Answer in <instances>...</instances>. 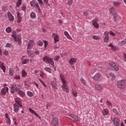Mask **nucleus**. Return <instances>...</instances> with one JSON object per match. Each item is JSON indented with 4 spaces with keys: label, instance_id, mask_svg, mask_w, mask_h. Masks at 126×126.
<instances>
[{
    "label": "nucleus",
    "instance_id": "1",
    "mask_svg": "<svg viewBox=\"0 0 126 126\" xmlns=\"http://www.w3.org/2000/svg\"><path fill=\"white\" fill-rule=\"evenodd\" d=\"M60 78L63 84L62 86V88L63 89V91H65V92L68 93V92H69V91L68 90V87H67L66 85V82H65V80H64V79L63 78V75L60 74Z\"/></svg>",
    "mask_w": 126,
    "mask_h": 126
},
{
    "label": "nucleus",
    "instance_id": "2",
    "mask_svg": "<svg viewBox=\"0 0 126 126\" xmlns=\"http://www.w3.org/2000/svg\"><path fill=\"white\" fill-rule=\"evenodd\" d=\"M117 87L119 89H124L126 88V80H121L117 82Z\"/></svg>",
    "mask_w": 126,
    "mask_h": 126
},
{
    "label": "nucleus",
    "instance_id": "3",
    "mask_svg": "<svg viewBox=\"0 0 126 126\" xmlns=\"http://www.w3.org/2000/svg\"><path fill=\"white\" fill-rule=\"evenodd\" d=\"M43 61L46 63H50L51 65L55 64L54 61H53V58H49L48 56H45L43 58Z\"/></svg>",
    "mask_w": 126,
    "mask_h": 126
},
{
    "label": "nucleus",
    "instance_id": "4",
    "mask_svg": "<svg viewBox=\"0 0 126 126\" xmlns=\"http://www.w3.org/2000/svg\"><path fill=\"white\" fill-rule=\"evenodd\" d=\"M12 37L14 38L15 42H18V45L21 46V36H16V32H14L12 34Z\"/></svg>",
    "mask_w": 126,
    "mask_h": 126
},
{
    "label": "nucleus",
    "instance_id": "5",
    "mask_svg": "<svg viewBox=\"0 0 126 126\" xmlns=\"http://www.w3.org/2000/svg\"><path fill=\"white\" fill-rule=\"evenodd\" d=\"M30 4L31 6H32V7H36L38 10H40L41 9H40V6H39V4L36 0H33L32 1H31Z\"/></svg>",
    "mask_w": 126,
    "mask_h": 126
},
{
    "label": "nucleus",
    "instance_id": "6",
    "mask_svg": "<svg viewBox=\"0 0 126 126\" xmlns=\"http://www.w3.org/2000/svg\"><path fill=\"white\" fill-rule=\"evenodd\" d=\"M98 21L99 20L97 18H95L92 21V24L95 28H96V29L99 28V24H98Z\"/></svg>",
    "mask_w": 126,
    "mask_h": 126
},
{
    "label": "nucleus",
    "instance_id": "7",
    "mask_svg": "<svg viewBox=\"0 0 126 126\" xmlns=\"http://www.w3.org/2000/svg\"><path fill=\"white\" fill-rule=\"evenodd\" d=\"M109 65L111 67H113L114 69V70H115V71H119V65L116 64L115 63H109Z\"/></svg>",
    "mask_w": 126,
    "mask_h": 126
},
{
    "label": "nucleus",
    "instance_id": "8",
    "mask_svg": "<svg viewBox=\"0 0 126 126\" xmlns=\"http://www.w3.org/2000/svg\"><path fill=\"white\" fill-rule=\"evenodd\" d=\"M113 123L114 125L115 126H120V125H121V122H120V119L115 117L113 119Z\"/></svg>",
    "mask_w": 126,
    "mask_h": 126
},
{
    "label": "nucleus",
    "instance_id": "9",
    "mask_svg": "<svg viewBox=\"0 0 126 126\" xmlns=\"http://www.w3.org/2000/svg\"><path fill=\"white\" fill-rule=\"evenodd\" d=\"M51 85L54 89H58V87L57 86V79L56 78H54V81H51Z\"/></svg>",
    "mask_w": 126,
    "mask_h": 126
},
{
    "label": "nucleus",
    "instance_id": "10",
    "mask_svg": "<svg viewBox=\"0 0 126 126\" xmlns=\"http://www.w3.org/2000/svg\"><path fill=\"white\" fill-rule=\"evenodd\" d=\"M52 36L54 37V43H57V42L60 41V37H59V35H58V34L53 33Z\"/></svg>",
    "mask_w": 126,
    "mask_h": 126
},
{
    "label": "nucleus",
    "instance_id": "11",
    "mask_svg": "<svg viewBox=\"0 0 126 126\" xmlns=\"http://www.w3.org/2000/svg\"><path fill=\"white\" fill-rule=\"evenodd\" d=\"M51 124L53 126H56L59 124V119L57 118L53 119L51 122Z\"/></svg>",
    "mask_w": 126,
    "mask_h": 126
},
{
    "label": "nucleus",
    "instance_id": "12",
    "mask_svg": "<svg viewBox=\"0 0 126 126\" xmlns=\"http://www.w3.org/2000/svg\"><path fill=\"white\" fill-rule=\"evenodd\" d=\"M104 34L105 35L104 38V42L105 43H108V41L109 40V39H110V37H109V32H105Z\"/></svg>",
    "mask_w": 126,
    "mask_h": 126
},
{
    "label": "nucleus",
    "instance_id": "13",
    "mask_svg": "<svg viewBox=\"0 0 126 126\" xmlns=\"http://www.w3.org/2000/svg\"><path fill=\"white\" fill-rule=\"evenodd\" d=\"M8 15V18L9 19V21H14V17L12 16V14L10 13V12L8 11L7 13Z\"/></svg>",
    "mask_w": 126,
    "mask_h": 126
},
{
    "label": "nucleus",
    "instance_id": "14",
    "mask_svg": "<svg viewBox=\"0 0 126 126\" xmlns=\"http://www.w3.org/2000/svg\"><path fill=\"white\" fill-rule=\"evenodd\" d=\"M33 43H34V41L33 40H31L29 41L28 44V50H30L32 49V47H33Z\"/></svg>",
    "mask_w": 126,
    "mask_h": 126
},
{
    "label": "nucleus",
    "instance_id": "15",
    "mask_svg": "<svg viewBox=\"0 0 126 126\" xmlns=\"http://www.w3.org/2000/svg\"><path fill=\"white\" fill-rule=\"evenodd\" d=\"M100 78H101L100 73L96 74L94 77V79L95 81H98Z\"/></svg>",
    "mask_w": 126,
    "mask_h": 126
},
{
    "label": "nucleus",
    "instance_id": "16",
    "mask_svg": "<svg viewBox=\"0 0 126 126\" xmlns=\"http://www.w3.org/2000/svg\"><path fill=\"white\" fill-rule=\"evenodd\" d=\"M69 116L71 118H72V119H73V120L76 121V122H79V121H80L79 118H78V117H76L75 115H74L73 114H70Z\"/></svg>",
    "mask_w": 126,
    "mask_h": 126
},
{
    "label": "nucleus",
    "instance_id": "17",
    "mask_svg": "<svg viewBox=\"0 0 126 126\" xmlns=\"http://www.w3.org/2000/svg\"><path fill=\"white\" fill-rule=\"evenodd\" d=\"M14 112L15 113H17V112L19 110V106L17 105V103L14 104Z\"/></svg>",
    "mask_w": 126,
    "mask_h": 126
},
{
    "label": "nucleus",
    "instance_id": "18",
    "mask_svg": "<svg viewBox=\"0 0 126 126\" xmlns=\"http://www.w3.org/2000/svg\"><path fill=\"white\" fill-rule=\"evenodd\" d=\"M17 18H18V23H20V22L22 21V18L21 17L20 14H19V12H17Z\"/></svg>",
    "mask_w": 126,
    "mask_h": 126
},
{
    "label": "nucleus",
    "instance_id": "19",
    "mask_svg": "<svg viewBox=\"0 0 126 126\" xmlns=\"http://www.w3.org/2000/svg\"><path fill=\"white\" fill-rule=\"evenodd\" d=\"M76 63V59L75 58L70 59L69 61V63H70L71 65L74 64Z\"/></svg>",
    "mask_w": 126,
    "mask_h": 126
},
{
    "label": "nucleus",
    "instance_id": "20",
    "mask_svg": "<svg viewBox=\"0 0 126 126\" xmlns=\"http://www.w3.org/2000/svg\"><path fill=\"white\" fill-rule=\"evenodd\" d=\"M10 93L12 94H14V92H15V86L12 85L10 87Z\"/></svg>",
    "mask_w": 126,
    "mask_h": 126
},
{
    "label": "nucleus",
    "instance_id": "21",
    "mask_svg": "<svg viewBox=\"0 0 126 126\" xmlns=\"http://www.w3.org/2000/svg\"><path fill=\"white\" fill-rule=\"evenodd\" d=\"M102 114L103 116H106L109 114V110L108 109L105 108L103 111H102Z\"/></svg>",
    "mask_w": 126,
    "mask_h": 126
},
{
    "label": "nucleus",
    "instance_id": "22",
    "mask_svg": "<svg viewBox=\"0 0 126 126\" xmlns=\"http://www.w3.org/2000/svg\"><path fill=\"white\" fill-rule=\"evenodd\" d=\"M96 90H97V91H101L103 88H102V86L101 85H96L95 86Z\"/></svg>",
    "mask_w": 126,
    "mask_h": 126
},
{
    "label": "nucleus",
    "instance_id": "23",
    "mask_svg": "<svg viewBox=\"0 0 126 126\" xmlns=\"http://www.w3.org/2000/svg\"><path fill=\"white\" fill-rule=\"evenodd\" d=\"M109 12L111 14L113 15V14H115V13H117L116 11L114 9L113 7H111L109 8Z\"/></svg>",
    "mask_w": 126,
    "mask_h": 126
},
{
    "label": "nucleus",
    "instance_id": "24",
    "mask_svg": "<svg viewBox=\"0 0 126 126\" xmlns=\"http://www.w3.org/2000/svg\"><path fill=\"white\" fill-rule=\"evenodd\" d=\"M113 19L114 20L115 22H117V18H118V13H115V14H113Z\"/></svg>",
    "mask_w": 126,
    "mask_h": 126
},
{
    "label": "nucleus",
    "instance_id": "25",
    "mask_svg": "<svg viewBox=\"0 0 126 126\" xmlns=\"http://www.w3.org/2000/svg\"><path fill=\"white\" fill-rule=\"evenodd\" d=\"M22 75L23 77H26L27 76V73L25 71V70L23 69L22 71Z\"/></svg>",
    "mask_w": 126,
    "mask_h": 126
},
{
    "label": "nucleus",
    "instance_id": "26",
    "mask_svg": "<svg viewBox=\"0 0 126 126\" xmlns=\"http://www.w3.org/2000/svg\"><path fill=\"white\" fill-rule=\"evenodd\" d=\"M1 94L2 95H5L6 94V89L3 88L1 90Z\"/></svg>",
    "mask_w": 126,
    "mask_h": 126
},
{
    "label": "nucleus",
    "instance_id": "27",
    "mask_svg": "<svg viewBox=\"0 0 126 126\" xmlns=\"http://www.w3.org/2000/svg\"><path fill=\"white\" fill-rule=\"evenodd\" d=\"M9 74H10L11 75V76H12V75H13L14 73H13V68H9Z\"/></svg>",
    "mask_w": 126,
    "mask_h": 126
},
{
    "label": "nucleus",
    "instance_id": "28",
    "mask_svg": "<svg viewBox=\"0 0 126 126\" xmlns=\"http://www.w3.org/2000/svg\"><path fill=\"white\" fill-rule=\"evenodd\" d=\"M109 76H111L113 80H115L116 79V77H115V74L113 73H110L109 74Z\"/></svg>",
    "mask_w": 126,
    "mask_h": 126
},
{
    "label": "nucleus",
    "instance_id": "29",
    "mask_svg": "<svg viewBox=\"0 0 126 126\" xmlns=\"http://www.w3.org/2000/svg\"><path fill=\"white\" fill-rule=\"evenodd\" d=\"M12 29H11L10 27H8L6 29V32L7 33H10V32H12Z\"/></svg>",
    "mask_w": 126,
    "mask_h": 126
},
{
    "label": "nucleus",
    "instance_id": "30",
    "mask_svg": "<svg viewBox=\"0 0 126 126\" xmlns=\"http://www.w3.org/2000/svg\"><path fill=\"white\" fill-rule=\"evenodd\" d=\"M36 17V14H35V12H32L31 14V18H32V19H34Z\"/></svg>",
    "mask_w": 126,
    "mask_h": 126
},
{
    "label": "nucleus",
    "instance_id": "31",
    "mask_svg": "<svg viewBox=\"0 0 126 126\" xmlns=\"http://www.w3.org/2000/svg\"><path fill=\"white\" fill-rule=\"evenodd\" d=\"M44 69L45 71H47V72H49V73H51L52 72V70L51 69V68L45 67Z\"/></svg>",
    "mask_w": 126,
    "mask_h": 126
},
{
    "label": "nucleus",
    "instance_id": "32",
    "mask_svg": "<svg viewBox=\"0 0 126 126\" xmlns=\"http://www.w3.org/2000/svg\"><path fill=\"white\" fill-rule=\"evenodd\" d=\"M27 95H28V96H29L30 97H33V96H34L33 93L31 92H28Z\"/></svg>",
    "mask_w": 126,
    "mask_h": 126
},
{
    "label": "nucleus",
    "instance_id": "33",
    "mask_svg": "<svg viewBox=\"0 0 126 126\" xmlns=\"http://www.w3.org/2000/svg\"><path fill=\"white\" fill-rule=\"evenodd\" d=\"M22 0H19L16 3V5L17 7H19L20 5L21 4Z\"/></svg>",
    "mask_w": 126,
    "mask_h": 126
},
{
    "label": "nucleus",
    "instance_id": "34",
    "mask_svg": "<svg viewBox=\"0 0 126 126\" xmlns=\"http://www.w3.org/2000/svg\"><path fill=\"white\" fill-rule=\"evenodd\" d=\"M113 4L114 6H119V5H120V4H121V3H119L118 1H114L113 2Z\"/></svg>",
    "mask_w": 126,
    "mask_h": 126
},
{
    "label": "nucleus",
    "instance_id": "35",
    "mask_svg": "<svg viewBox=\"0 0 126 126\" xmlns=\"http://www.w3.org/2000/svg\"><path fill=\"white\" fill-rule=\"evenodd\" d=\"M27 63H28V59H24L22 62L23 64H27Z\"/></svg>",
    "mask_w": 126,
    "mask_h": 126
},
{
    "label": "nucleus",
    "instance_id": "36",
    "mask_svg": "<svg viewBox=\"0 0 126 126\" xmlns=\"http://www.w3.org/2000/svg\"><path fill=\"white\" fill-rule=\"evenodd\" d=\"M44 3L46 4L47 6H50V3H49V0H43Z\"/></svg>",
    "mask_w": 126,
    "mask_h": 126
},
{
    "label": "nucleus",
    "instance_id": "37",
    "mask_svg": "<svg viewBox=\"0 0 126 126\" xmlns=\"http://www.w3.org/2000/svg\"><path fill=\"white\" fill-rule=\"evenodd\" d=\"M18 93V94H19V95H20V96H22V97H24V95H25L24 92L21 91H19V93Z\"/></svg>",
    "mask_w": 126,
    "mask_h": 126
},
{
    "label": "nucleus",
    "instance_id": "38",
    "mask_svg": "<svg viewBox=\"0 0 126 126\" xmlns=\"http://www.w3.org/2000/svg\"><path fill=\"white\" fill-rule=\"evenodd\" d=\"M72 2H73V0H68L67 4L70 6L72 4Z\"/></svg>",
    "mask_w": 126,
    "mask_h": 126
},
{
    "label": "nucleus",
    "instance_id": "39",
    "mask_svg": "<svg viewBox=\"0 0 126 126\" xmlns=\"http://www.w3.org/2000/svg\"><path fill=\"white\" fill-rule=\"evenodd\" d=\"M113 113H114V114H115V115H119V112H118V111L117 110V109H116V108H114L113 109Z\"/></svg>",
    "mask_w": 126,
    "mask_h": 126
},
{
    "label": "nucleus",
    "instance_id": "40",
    "mask_svg": "<svg viewBox=\"0 0 126 126\" xmlns=\"http://www.w3.org/2000/svg\"><path fill=\"white\" fill-rule=\"evenodd\" d=\"M126 43V39L121 41V44H122L121 46H123V45H125Z\"/></svg>",
    "mask_w": 126,
    "mask_h": 126
},
{
    "label": "nucleus",
    "instance_id": "41",
    "mask_svg": "<svg viewBox=\"0 0 126 126\" xmlns=\"http://www.w3.org/2000/svg\"><path fill=\"white\" fill-rule=\"evenodd\" d=\"M15 91H16V92H18V93H19V91H21V90H20V89L16 87V86H15Z\"/></svg>",
    "mask_w": 126,
    "mask_h": 126
},
{
    "label": "nucleus",
    "instance_id": "42",
    "mask_svg": "<svg viewBox=\"0 0 126 126\" xmlns=\"http://www.w3.org/2000/svg\"><path fill=\"white\" fill-rule=\"evenodd\" d=\"M15 79H16V80H20V76H19V75H16L15 77H14Z\"/></svg>",
    "mask_w": 126,
    "mask_h": 126
},
{
    "label": "nucleus",
    "instance_id": "43",
    "mask_svg": "<svg viewBox=\"0 0 126 126\" xmlns=\"http://www.w3.org/2000/svg\"><path fill=\"white\" fill-rule=\"evenodd\" d=\"M38 46H43V42L41 41V40H39L37 42Z\"/></svg>",
    "mask_w": 126,
    "mask_h": 126
},
{
    "label": "nucleus",
    "instance_id": "44",
    "mask_svg": "<svg viewBox=\"0 0 126 126\" xmlns=\"http://www.w3.org/2000/svg\"><path fill=\"white\" fill-rule=\"evenodd\" d=\"M72 94L74 96H75V97H77V92H76L75 91H73L72 92Z\"/></svg>",
    "mask_w": 126,
    "mask_h": 126
},
{
    "label": "nucleus",
    "instance_id": "45",
    "mask_svg": "<svg viewBox=\"0 0 126 126\" xmlns=\"http://www.w3.org/2000/svg\"><path fill=\"white\" fill-rule=\"evenodd\" d=\"M29 109L30 112L31 113H32V114H34L36 112L34 111V110L32 109V108H29Z\"/></svg>",
    "mask_w": 126,
    "mask_h": 126
},
{
    "label": "nucleus",
    "instance_id": "46",
    "mask_svg": "<svg viewBox=\"0 0 126 126\" xmlns=\"http://www.w3.org/2000/svg\"><path fill=\"white\" fill-rule=\"evenodd\" d=\"M3 53L4 56H8V51H7V50H5L4 51H3Z\"/></svg>",
    "mask_w": 126,
    "mask_h": 126
},
{
    "label": "nucleus",
    "instance_id": "47",
    "mask_svg": "<svg viewBox=\"0 0 126 126\" xmlns=\"http://www.w3.org/2000/svg\"><path fill=\"white\" fill-rule=\"evenodd\" d=\"M81 82H82L83 84H86V83L85 82V80H84V79H83V78H82L81 79Z\"/></svg>",
    "mask_w": 126,
    "mask_h": 126
},
{
    "label": "nucleus",
    "instance_id": "48",
    "mask_svg": "<svg viewBox=\"0 0 126 126\" xmlns=\"http://www.w3.org/2000/svg\"><path fill=\"white\" fill-rule=\"evenodd\" d=\"M0 68L1 69H2V70H3V72H4V73H5V66H3V67H1Z\"/></svg>",
    "mask_w": 126,
    "mask_h": 126
},
{
    "label": "nucleus",
    "instance_id": "49",
    "mask_svg": "<svg viewBox=\"0 0 126 126\" xmlns=\"http://www.w3.org/2000/svg\"><path fill=\"white\" fill-rule=\"evenodd\" d=\"M93 39H94V40H98V39H99V37L96 35H94L93 36Z\"/></svg>",
    "mask_w": 126,
    "mask_h": 126
},
{
    "label": "nucleus",
    "instance_id": "50",
    "mask_svg": "<svg viewBox=\"0 0 126 126\" xmlns=\"http://www.w3.org/2000/svg\"><path fill=\"white\" fill-rule=\"evenodd\" d=\"M20 102H21V101H20V99H16V104H17V105L20 104Z\"/></svg>",
    "mask_w": 126,
    "mask_h": 126
},
{
    "label": "nucleus",
    "instance_id": "51",
    "mask_svg": "<svg viewBox=\"0 0 126 126\" xmlns=\"http://www.w3.org/2000/svg\"><path fill=\"white\" fill-rule=\"evenodd\" d=\"M6 122H7V125H10V118L7 119Z\"/></svg>",
    "mask_w": 126,
    "mask_h": 126
},
{
    "label": "nucleus",
    "instance_id": "52",
    "mask_svg": "<svg viewBox=\"0 0 126 126\" xmlns=\"http://www.w3.org/2000/svg\"><path fill=\"white\" fill-rule=\"evenodd\" d=\"M106 104H107V106H112V102H111L109 101H106Z\"/></svg>",
    "mask_w": 126,
    "mask_h": 126
},
{
    "label": "nucleus",
    "instance_id": "53",
    "mask_svg": "<svg viewBox=\"0 0 126 126\" xmlns=\"http://www.w3.org/2000/svg\"><path fill=\"white\" fill-rule=\"evenodd\" d=\"M39 4L41 5V6H42V5H43V4H44V3H43V0H39V1H38Z\"/></svg>",
    "mask_w": 126,
    "mask_h": 126
},
{
    "label": "nucleus",
    "instance_id": "54",
    "mask_svg": "<svg viewBox=\"0 0 126 126\" xmlns=\"http://www.w3.org/2000/svg\"><path fill=\"white\" fill-rule=\"evenodd\" d=\"M60 59V56H57L55 58V61H56V62H58L59 60Z\"/></svg>",
    "mask_w": 126,
    "mask_h": 126
},
{
    "label": "nucleus",
    "instance_id": "55",
    "mask_svg": "<svg viewBox=\"0 0 126 126\" xmlns=\"http://www.w3.org/2000/svg\"><path fill=\"white\" fill-rule=\"evenodd\" d=\"M110 34L112 36H115L116 34L114 33V32L110 31Z\"/></svg>",
    "mask_w": 126,
    "mask_h": 126
},
{
    "label": "nucleus",
    "instance_id": "56",
    "mask_svg": "<svg viewBox=\"0 0 126 126\" xmlns=\"http://www.w3.org/2000/svg\"><path fill=\"white\" fill-rule=\"evenodd\" d=\"M3 66H4V63L1 62L0 63V67H2Z\"/></svg>",
    "mask_w": 126,
    "mask_h": 126
},
{
    "label": "nucleus",
    "instance_id": "57",
    "mask_svg": "<svg viewBox=\"0 0 126 126\" xmlns=\"http://www.w3.org/2000/svg\"><path fill=\"white\" fill-rule=\"evenodd\" d=\"M89 14V13L87 12H84V15L85 16H88Z\"/></svg>",
    "mask_w": 126,
    "mask_h": 126
},
{
    "label": "nucleus",
    "instance_id": "58",
    "mask_svg": "<svg viewBox=\"0 0 126 126\" xmlns=\"http://www.w3.org/2000/svg\"><path fill=\"white\" fill-rule=\"evenodd\" d=\"M5 118H6V119L10 118H9V116H8V114L6 113V114H5Z\"/></svg>",
    "mask_w": 126,
    "mask_h": 126
},
{
    "label": "nucleus",
    "instance_id": "59",
    "mask_svg": "<svg viewBox=\"0 0 126 126\" xmlns=\"http://www.w3.org/2000/svg\"><path fill=\"white\" fill-rule=\"evenodd\" d=\"M27 54L29 56H31V50H28Z\"/></svg>",
    "mask_w": 126,
    "mask_h": 126
},
{
    "label": "nucleus",
    "instance_id": "60",
    "mask_svg": "<svg viewBox=\"0 0 126 126\" xmlns=\"http://www.w3.org/2000/svg\"><path fill=\"white\" fill-rule=\"evenodd\" d=\"M66 37H67V38L68 39H69V40H71V39H72L71 36H70V35H69V34H68L67 36H66Z\"/></svg>",
    "mask_w": 126,
    "mask_h": 126
},
{
    "label": "nucleus",
    "instance_id": "61",
    "mask_svg": "<svg viewBox=\"0 0 126 126\" xmlns=\"http://www.w3.org/2000/svg\"><path fill=\"white\" fill-rule=\"evenodd\" d=\"M51 65L52 66V67L54 68V70L56 71L57 70V67H56V66L54 65V64Z\"/></svg>",
    "mask_w": 126,
    "mask_h": 126
},
{
    "label": "nucleus",
    "instance_id": "62",
    "mask_svg": "<svg viewBox=\"0 0 126 126\" xmlns=\"http://www.w3.org/2000/svg\"><path fill=\"white\" fill-rule=\"evenodd\" d=\"M22 9L23 10H24V11H25V10H26V6H23V7H22Z\"/></svg>",
    "mask_w": 126,
    "mask_h": 126
},
{
    "label": "nucleus",
    "instance_id": "63",
    "mask_svg": "<svg viewBox=\"0 0 126 126\" xmlns=\"http://www.w3.org/2000/svg\"><path fill=\"white\" fill-rule=\"evenodd\" d=\"M64 34L65 36H66L69 34H68V32L66 31H65L64 32Z\"/></svg>",
    "mask_w": 126,
    "mask_h": 126
},
{
    "label": "nucleus",
    "instance_id": "64",
    "mask_svg": "<svg viewBox=\"0 0 126 126\" xmlns=\"http://www.w3.org/2000/svg\"><path fill=\"white\" fill-rule=\"evenodd\" d=\"M11 46V45H10V44H9V43H7V44L6 45V47L7 48H10Z\"/></svg>",
    "mask_w": 126,
    "mask_h": 126
}]
</instances>
